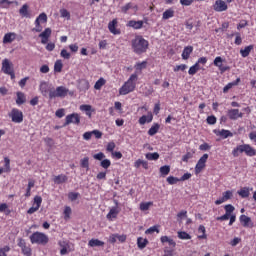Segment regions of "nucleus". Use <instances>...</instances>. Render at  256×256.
<instances>
[{
  "label": "nucleus",
  "instance_id": "1",
  "mask_svg": "<svg viewBox=\"0 0 256 256\" xmlns=\"http://www.w3.org/2000/svg\"><path fill=\"white\" fill-rule=\"evenodd\" d=\"M131 47L133 53L136 55H143V53H147V50L149 49V41L143 38V36L137 35L131 40Z\"/></svg>",
  "mask_w": 256,
  "mask_h": 256
},
{
  "label": "nucleus",
  "instance_id": "2",
  "mask_svg": "<svg viewBox=\"0 0 256 256\" xmlns=\"http://www.w3.org/2000/svg\"><path fill=\"white\" fill-rule=\"evenodd\" d=\"M137 79H139V76L136 73L130 75L129 79L119 89V95H129V93H133L135 87H137Z\"/></svg>",
  "mask_w": 256,
  "mask_h": 256
},
{
  "label": "nucleus",
  "instance_id": "3",
  "mask_svg": "<svg viewBox=\"0 0 256 256\" xmlns=\"http://www.w3.org/2000/svg\"><path fill=\"white\" fill-rule=\"evenodd\" d=\"M241 153H245V155H247V157H255L256 156L255 148L251 147V145H249V144L238 145L232 151L233 157H239V155H241Z\"/></svg>",
  "mask_w": 256,
  "mask_h": 256
},
{
  "label": "nucleus",
  "instance_id": "4",
  "mask_svg": "<svg viewBox=\"0 0 256 256\" xmlns=\"http://www.w3.org/2000/svg\"><path fill=\"white\" fill-rule=\"evenodd\" d=\"M30 241L32 244L47 245L49 243V237L45 233L34 232L30 236Z\"/></svg>",
  "mask_w": 256,
  "mask_h": 256
},
{
  "label": "nucleus",
  "instance_id": "5",
  "mask_svg": "<svg viewBox=\"0 0 256 256\" xmlns=\"http://www.w3.org/2000/svg\"><path fill=\"white\" fill-rule=\"evenodd\" d=\"M69 94V89L65 86H58L56 90L54 89L53 92H50V99H55L57 97L65 98Z\"/></svg>",
  "mask_w": 256,
  "mask_h": 256
},
{
  "label": "nucleus",
  "instance_id": "6",
  "mask_svg": "<svg viewBox=\"0 0 256 256\" xmlns=\"http://www.w3.org/2000/svg\"><path fill=\"white\" fill-rule=\"evenodd\" d=\"M53 87L46 82V81H41L39 85V91L43 97H49L51 99V92H53Z\"/></svg>",
  "mask_w": 256,
  "mask_h": 256
},
{
  "label": "nucleus",
  "instance_id": "7",
  "mask_svg": "<svg viewBox=\"0 0 256 256\" xmlns=\"http://www.w3.org/2000/svg\"><path fill=\"white\" fill-rule=\"evenodd\" d=\"M13 123H23V112L17 108H13L8 114Z\"/></svg>",
  "mask_w": 256,
  "mask_h": 256
},
{
  "label": "nucleus",
  "instance_id": "8",
  "mask_svg": "<svg viewBox=\"0 0 256 256\" xmlns=\"http://www.w3.org/2000/svg\"><path fill=\"white\" fill-rule=\"evenodd\" d=\"M58 245L61 248L60 255H67L68 253H71V251H73L70 242L67 240H59Z\"/></svg>",
  "mask_w": 256,
  "mask_h": 256
},
{
  "label": "nucleus",
  "instance_id": "9",
  "mask_svg": "<svg viewBox=\"0 0 256 256\" xmlns=\"http://www.w3.org/2000/svg\"><path fill=\"white\" fill-rule=\"evenodd\" d=\"M227 117L231 121H237V119H243V112L237 108H231L227 110Z\"/></svg>",
  "mask_w": 256,
  "mask_h": 256
},
{
  "label": "nucleus",
  "instance_id": "10",
  "mask_svg": "<svg viewBox=\"0 0 256 256\" xmlns=\"http://www.w3.org/2000/svg\"><path fill=\"white\" fill-rule=\"evenodd\" d=\"M73 123L74 125H79L81 123V117L77 113H72L66 116V120L64 123V127H67V125H71Z\"/></svg>",
  "mask_w": 256,
  "mask_h": 256
},
{
  "label": "nucleus",
  "instance_id": "11",
  "mask_svg": "<svg viewBox=\"0 0 256 256\" xmlns=\"http://www.w3.org/2000/svg\"><path fill=\"white\" fill-rule=\"evenodd\" d=\"M225 60H223V58L221 56H217L213 63L215 67H218L220 73H225L226 71H230L231 67L227 66V65H223V62Z\"/></svg>",
  "mask_w": 256,
  "mask_h": 256
},
{
  "label": "nucleus",
  "instance_id": "12",
  "mask_svg": "<svg viewBox=\"0 0 256 256\" xmlns=\"http://www.w3.org/2000/svg\"><path fill=\"white\" fill-rule=\"evenodd\" d=\"M207 159H209V154H203V156L198 160L195 166V173L198 175L203 169H205V164L207 163Z\"/></svg>",
  "mask_w": 256,
  "mask_h": 256
},
{
  "label": "nucleus",
  "instance_id": "13",
  "mask_svg": "<svg viewBox=\"0 0 256 256\" xmlns=\"http://www.w3.org/2000/svg\"><path fill=\"white\" fill-rule=\"evenodd\" d=\"M213 9L216 11V13H223V11H227L229 7L227 6V3L223 0H216L213 4Z\"/></svg>",
  "mask_w": 256,
  "mask_h": 256
},
{
  "label": "nucleus",
  "instance_id": "14",
  "mask_svg": "<svg viewBox=\"0 0 256 256\" xmlns=\"http://www.w3.org/2000/svg\"><path fill=\"white\" fill-rule=\"evenodd\" d=\"M13 71V62H10L9 59L5 58L2 61V73H5V75L11 73Z\"/></svg>",
  "mask_w": 256,
  "mask_h": 256
},
{
  "label": "nucleus",
  "instance_id": "15",
  "mask_svg": "<svg viewBox=\"0 0 256 256\" xmlns=\"http://www.w3.org/2000/svg\"><path fill=\"white\" fill-rule=\"evenodd\" d=\"M42 45H47V41L51 37V28H46L42 33L39 34Z\"/></svg>",
  "mask_w": 256,
  "mask_h": 256
},
{
  "label": "nucleus",
  "instance_id": "16",
  "mask_svg": "<svg viewBox=\"0 0 256 256\" xmlns=\"http://www.w3.org/2000/svg\"><path fill=\"white\" fill-rule=\"evenodd\" d=\"M67 181H69V177H67V175L65 174H60V175L54 176L53 178V182L56 185H62V183H67Z\"/></svg>",
  "mask_w": 256,
  "mask_h": 256
},
{
  "label": "nucleus",
  "instance_id": "17",
  "mask_svg": "<svg viewBox=\"0 0 256 256\" xmlns=\"http://www.w3.org/2000/svg\"><path fill=\"white\" fill-rule=\"evenodd\" d=\"M19 13L21 17H25L26 19H31V13L29 12L28 4H23L22 7L19 9Z\"/></svg>",
  "mask_w": 256,
  "mask_h": 256
},
{
  "label": "nucleus",
  "instance_id": "18",
  "mask_svg": "<svg viewBox=\"0 0 256 256\" xmlns=\"http://www.w3.org/2000/svg\"><path fill=\"white\" fill-rule=\"evenodd\" d=\"M129 9H132L133 13H137L139 11V7L137 5L133 4V2L127 3L126 5L121 7L122 13H127Z\"/></svg>",
  "mask_w": 256,
  "mask_h": 256
},
{
  "label": "nucleus",
  "instance_id": "19",
  "mask_svg": "<svg viewBox=\"0 0 256 256\" xmlns=\"http://www.w3.org/2000/svg\"><path fill=\"white\" fill-rule=\"evenodd\" d=\"M153 121V113L148 112L147 115H143L139 118L138 123L140 125H145V123H151Z\"/></svg>",
  "mask_w": 256,
  "mask_h": 256
},
{
  "label": "nucleus",
  "instance_id": "20",
  "mask_svg": "<svg viewBox=\"0 0 256 256\" xmlns=\"http://www.w3.org/2000/svg\"><path fill=\"white\" fill-rule=\"evenodd\" d=\"M119 215V208L112 207L108 214L106 215V219L109 221H113V219H117V216Z\"/></svg>",
  "mask_w": 256,
  "mask_h": 256
},
{
  "label": "nucleus",
  "instance_id": "21",
  "mask_svg": "<svg viewBox=\"0 0 256 256\" xmlns=\"http://www.w3.org/2000/svg\"><path fill=\"white\" fill-rule=\"evenodd\" d=\"M240 223L243 227H253V221H251V217H248L247 215L240 216Z\"/></svg>",
  "mask_w": 256,
  "mask_h": 256
},
{
  "label": "nucleus",
  "instance_id": "22",
  "mask_svg": "<svg viewBox=\"0 0 256 256\" xmlns=\"http://www.w3.org/2000/svg\"><path fill=\"white\" fill-rule=\"evenodd\" d=\"M116 27H117V19H113L112 21L109 22L108 29L110 33H112L113 35H119L120 33Z\"/></svg>",
  "mask_w": 256,
  "mask_h": 256
},
{
  "label": "nucleus",
  "instance_id": "23",
  "mask_svg": "<svg viewBox=\"0 0 256 256\" xmlns=\"http://www.w3.org/2000/svg\"><path fill=\"white\" fill-rule=\"evenodd\" d=\"M14 39H17V34H15V32L6 33L3 37V43H13Z\"/></svg>",
  "mask_w": 256,
  "mask_h": 256
},
{
  "label": "nucleus",
  "instance_id": "24",
  "mask_svg": "<svg viewBox=\"0 0 256 256\" xmlns=\"http://www.w3.org/2000/svg\"><path fill=\"white\" fill-rule=\"evenodd\" d=\"M4 162V168H0V175H2V173H9V171H11V160L5 157Z\"/></svg>",
  "mask_w": 256,
  "mask_h": 256
},
{
  "label": "nucleus",
  "instance_id": "25",
  "mask_svg": "<svg viewBox=\"0 0 256 256\" xmlns=\"http://www.w3.org/2000/svg\"><path fill=\"white\" fill-rule=\"evenodd\" d=\"M128 27H132V29H142L143 28V20H130L128 22Z\"/></svg>",
  "mask_w": 256,
  "mask_h": 256
},
{
  "label": "nucleus",
  "instance_id": "26",
  "mask_svg": "<svg viewBox=\"0 0 256 256\" xmlns=\"http://www.w3.org/2000/svg\"><path fill=\"white\" fill-rule=\"evenodd\" d=\"M80 111H83L88 117H91L93 113V107L91 105L83 104L80 106Z\"/></svg>",
  "mask_w": 256,
  "mask_h": 256
},
{
  "label": "nucleus",
  "instance_id": "27",
  "mask_svg": "<svg viewBox=\"0 0 256 256\" xmlns=\"http://www.w3.org/2000/svg\"><path fill=\"white\" fill-rule=\"evenodd\" d=\"M241 83V78H237L234 82L228 83L224 88H223V93H227L229 89H233V87L239 85Z\"/></svg>",
  "mask_w": 256,
  "mask_h": 256
},
{
  "label": "nucleus",
  "instance_id": "28",
  "mask_svg": "<svg viewBox=\"0 0 256 256\" xmlns=\"http://www.w3.org/2000/svg\"><path fill=\"white\" fill-rule=\"evenodd\" d=\"M175 17V10L174 9H167L166 11L163 12L162 14V19L167 21V19H171Z\"/></svg>",
  "mask_w": 256,
  "mask_h": 256
},
{
  "label": "nucleus",
  "instance_id": "29",
  "mask_svg": "<svg viewBox=\"0 0 256 256\" xmlns=\"http://www.w3.org/2000/svg\"><path fill=\"white\" fill-rule=\"evenodd\" d=\"M13 3H15V5L19 4V2H17V1L0 0V8L1 9H9V7L11 5H13Z\"/></svg>",
  "mask_w": 256,
  "mask_h": 256
},
{
  "label": "nucleus",
  "instance_id": "30",
  "mask_svg": "<svg viewBox=\"0 0 256 256\" xmlns=\"http://www.w3.org/2000/svg\"><path fill=\"white\" fill-rule=\"evenodd\" d=\"M193 53V46H186L182 52V59L187 60Z\"/></svg>",
  "mask_w": 256,
  "mask_h": 256
},
{
  "label": "nucleus",
  "instance_id": "31",
  "mask_svg": "<svg viewBox=\"0 0 256 256\" xmlns=\"http://www.w3.org/2000/svg\"><path fill=\"white\" fill-rule=\"evenodd\" d=\"M137 245H138V248L145 249L147 245H149V240H147L146 238L139 237L137 239Z\"/></svg>",
  "mask_w": 256,
  "mask_h": 256
},
{
  "label": "nucleus",
  "instance_id": "32",
  "mask_svg": "<svg viewBox=\"0 0 256 256\" xmlns=\"http://www.w3.org/2000/svg\"><path fill=\"white\" fill-rule=\"evenodd\" d=\"M89 247H103L105 245V242L99 240V239H91L88 242Z\"/></svg>",
  "mask_w": 256,
  "mask_h": 256
},
{
  "label": "nucleus",
  "instance_id": "33",
  "mask_svg": "<svg viewBox=\"0 0 256 256\" xmlns=\"http://www.w3.org/2000/svg\"><path fill=\"white\" fill-rule=\"evenodd\" d=\"M160 241L163 244L168 243L170 245V247H176V245H177V243H175L172 238H169V236H162L160 238Z\"/></svg>",
  "mask_w": 256,
  "mask_h": 256
},
{
  "label": "nucleus",
  "instance_id": "34",
  "mask_svg": "<svg viewBox=\"0 0 256 256\" xmlns=\"http://www.w3.org/2000/svg\"><path fill=\"white\" fill-rule=\"evenodd\" d=\"M216 135H219L220 137H223V139H227V137H233V133L229 130L222 129L218 132H215Z\"/></svg>",
  "mask_w": 256,
  "mask_h": 256
},
{
  "label": "nucleus",
  "instance_id": "35",
  "mask_svg": "<svg viewBox=\"0 0 256 256\" xmlns=\"http://www.w3.org/2000/svg\"><path fill=\"white\" fill-rule=\"evenodd\" d=\"M251 51H253V45L246 46L244 49L240 50V55L242 57H249Z\"/></svg>",
  "mask_w": 256,
  "mask_h": 256
},
{
  "label": "nucleus",
  "instance_id": "36",
  "mask_svg": "<svg viewBox=\"0 0 256 256\" xmlns=\"http://www.w3.org/2000/svg\"><path fill=\"white\" fill-rule=\"evenodd\" d=\"M25 101H27V98H25V94L23 92H17L16 104L23 105Z\"/></svg>",
  "mask_w": 256,
  "mask_h": 256
},
{
  "label": "nucleus",
  "instance_id": "37",
  "mask_svg": "<svg viewBox=\"0 0 256 256\" xmlns=\"http://www.w3.org/2000/svg\"><path fill=\"white\" fill-rule=\"evenodd\" d=\"M159 127V124H153L148 130V135H150V137H153V135H157V133L159 132Z\"/></svg>",
  "mask_w": 256,
  "mask_h": 256
},
{
  "label": "nucleus",
  "instance_id": "38",
  "mask_svg": "<svg viewBox=\"0 0 256 256\" xmlns=\"http://www.w3.org/2000/svg\"><path fill=\"white\" fill-rule=\"evenodd\" d=\"M198 233L200 234L198 235V239H207V234H205L206 233L205 226L200 225L198 228Z\"/></svg>",
  "mask_w": 256,
  "mask_h": 256
},
{
  "label": "nucleus",
  "instance_id": "39",
  "mask_svg": "<svg viewBox=\"0 0 256 256\" xmlns=\"http://www.w3.org/2000/svg\"><path fill=\"white\" fill-rule=\"evenodd\" d=\"M71 213H72L71 208L69 206H65L64 212H63L65 221H69V219H71Z\"/></svg>",
  "mask_w": 256,
  "mask_h": 256
},
{
  "label": "nucleus",
  "instance_id": "40",
  "mask_svg": "<svg viewBox=\"0 0 256 256\" xmlns=\"http://www.w3.org/2000/svg\"><path fill=\"white\" fill-rule=\"evenodd\" d=\"M37 25L39 23H47V14L45 13H41L35 20V22Z\"/></svg>",
  "mask_w": 256,
  "mask_h": 256
},
{
  "label": "nucleus",
  "instance_id": "41",
  "mask_svg": "<svg viewBox=\"0 0 256 256\" xmlns=\"http://www.w3.org/2000/svg\"><path fill=\"white\" fill-rule=\"evenodd\" d=\"M168 173H171V167H169V165L160 167V174L162 177H167Z\"/></svg>",
  "mask_w": 256,
  "mask_h": 256
},
{
  "label": "nucleus",
  "instance_id": "42",
  "mask_svg": "<svg viewBox=\"0 0 256 256\" xmlns=\"http://www.w3.org/2000/svg\"><path fill=\"white\" fill-rule=\"evenodd\" d=\"M55 73H61L63 71V62L61 60H57L54 64Z\"/></svg>",
  "mask_w": 256,
  "mask_h": 256
},
{
  "label": "nucleus",
  "instance_id": "43",
  "mask_svg": "<svg viewBox=\"0 0 256 256\" xmlns=\"http://www.w3.org/2000/svg\"><path fill=\"white\" fill-rule=\"evenodd\" d=\"M145 157L148 159V161H157V159H159V153H147Z\"/></svg>",
  "mask_w": 256,
  "mask_h": 256
},
{
  "label": "nucleus",
  "instance_id": "44",
  "mask_svg": "<svg viewBox=\"0 0 256 256\" xmlns=\"http://www.w3.org/2000/svg\"><path fill=\"white\" fill-rule=\"evenodd\" d=\"M80 165L83 169L89 171V157H84L83 159H81Z\"/></svg>",
  "mask_w": 256,
  "mask_h": 256
},
{
  "label": "nucleus",
  "instance_id": "45",
  "mask_svg": "<svg viewBox=\"0 0 256 256\" xmlns=\"http://www.w3.org/2000/svg\"><path fill=\"white\" fill-rule=\"evenodd\" d=\"M178 239L187 241V240L191 239V235L185 231H180V232H178Z\"/></svg>",
  "mask_w": 256,
  "mask_h": 256
},
{
  "label": "nucleus",
  "instance_id": "46",
  "mask_svg": "<svg viewBox=\"0 0 256 256\" xmlns=\"http://www.w3.org/2000/svg\"><path fill=\"white\" fill-rule=\"evenodd\" d=\"M238 195H240V197H242L243 199H246V197H249V188H242L240 191H238Z\"/></svg>",
  "mask_w": 256,
  "mask_h": 256
},
{
  "label": "nucleus",
  "instance_id": "47",
  "mask_svg": "<svg viewBox=\"0 0 256 256\" xmlns=\"http://www.w3.org/2000/svg\"><path fill=\"white\" fill-rule=\"evenodd\" d=\"M153 205V202H142L140 203V211H149V207Z\"/></svg>",
  "mask_w": 256,
  "mask_h": 256
},
{
  "label": "nucleus",
  "instance_id": "48",
  "mask_svg": "<svg viewBox=\"0 0 256 256\" xmlns=\"http://www.w3.org/2000/svg\"><path fill=\"white\" fill-rule=\"evenodd\" d=\"M153 233H159V226H152L145 231L146 235H153Z\"/></svg>",
  "mask_w": 256,
  "mask_h": 256
},
{
  "label": "nucleus",
  "instance_id": "49",
  "mask_svg": "<svg viewBox=\"0 0 256 256\" xmlns=\"http://www.w3.org/2000/svg\"><path fill=\"white\" fill-rule=\"evenodd\" d=\"M106 81L104 78H100L94 85V89H96L97 91H99V89H101V87H103V85H105Z\"/></svg>",
  "mask_w": 256,
  "mask_h": 256
},
{
  "label": "nucleus",
  "instance_id": "50",
  "mask_svg": "<svg viewBox=\"0 0 256 256\" xmlns=\"http://www.w3.org/2000/svg\"><path fill=\"white\" fill-rule=\"evenodd\" d=\"M197 71H199V64L195 63L193 66H191L188 70V73L190 75H195L197 73Z\"/></svg>",
  "mask_w": 256,
  "mask_h": 256
},
{
  "label": "nucleus",
  "instance_id": "51",
  "mask_svg": "<svg viewBox=\"0 0 256 256\" xmlns=\"http://www.w3.org/2000/svg\"><path fill=\"white\" fill-rule=\"evenodd\" d=\"M179 181L181 180L175 176H169L167 178V183H169V185H176V183H179Z\"/></svg>",
  "mask_w": 256,
  "mask_h": 256
},
{
  "label": "nucleus",
  "instance_id": "52",
  "mask_svg": "<svg viewBox=\"0 0 256 256\" xmlns=\"http://www.w3.org/2000/svg\"><path fill=\"white\" fill-rule=\"evenodd\" d=\"M60 56L62 57V59H71V53H69L67 49H62L60 52Z\"/></svg>",
  "mask_w": 256,
  "mask_h": 256
},
{
  "label": "nucleus",
  "instance_id": "53",
  "mask_svg": "<svg viewBox=\"0 0 256 256\" xmlns=\"http://www.w3.org/2000/svg\"><path fill=\"white\" fill-rule=\"evenodd\" d=\"M100 165L103 167V169H109L111 167V160L104 159L101 161Z\"/></svg>",
  "mask_w": 256,
  "mask_h": 256
},
{
  "label": "nucleus",
  "instance_id": "54",
  "mask_svg": "<svg viewBox=\"0 0 256 256\" xmlns=\"http://www.w3.org/2000/svg\"><path fill=\"white\" fill-rule=\"evenodd\" d=\"M60 15H61V17H63L64 19H67V20L71 19V13H69V12L67 11V9H61V10H60Z\"/></svg>",
  "mask_w": 256,
  "mask_h": 256
},
{
  "label": "nucleus",
  "instance_id": "55",
  "mask_svg": "<svg viewBox=\"0 0 256 256\" xmlns=\"http://www.w3.org/2000/svg\"><path fill=\"white\" fill-rule=\"evenodd\" d=\"M206 123H208V125H215V123H217V117H215L214 115L208 116L206 119Z\"/></svg>",
  "mask_w": 256,
  "mask_h": 256
},
{
  "label": "nucleus",
  "instance_id": "56",
  "mask_svg": "<svg viewBox=\"0 0 256 256\" xmlns=\"http://www.w3.org/2000/svg\"><path fill=\"white\" fill-rule=\"evenodd\" d=\"M78 198H79V192H70L68 194V199L70 201H77Z\"/></svg>",
  "mask_w": 256,
  "mask_h": 256
},
{
  "label": "nucleus",
  "instance_id": "57",
  "mask_svg": "<svg viewBox=\"0 0 256 256\" xmlns=\"http://www.w3.org/2000/svg\"><path fill=\"white\" fill-rule=\"evenodd\" d=\"M178 221H183V219H187V211L182 210L177 214Z\"/></svg>",
  "mask_w": 256,
  "mask_h": 256
},
{
  "label": "nucleus",
  "instance_id": "58",
  "mask_svg": "<svg viewBox=\"0 0 256 256\" xmlns=\"http://www.w3.org/2000/svg\"><path fill=\"white\" fill-rule=\"evenodd\" d=\"M41 203H43V198H41V196H35L33 205L39 209L41 207Z\"/></svg>",
  "mask_w": 256,
  "mask_h": 256
},
{
  "label": "nucleus",
  "instance_id": "59",
  "mask_svg": "<svg viewBox=\"0 0 256 256\" xmlns=\"http://www.w3.org/2000/svg\"><path fill=\"white\" fill-rule=\"evenodd\" d=\"M224 209H225V213L232 215L231 213H233V211H235V206H233L231 204H227L224 206Z\"/></svg>",
  "mask_w": 256,
  "mask_h": 256
},
{
  "label": "nucleus",
  "instance_id": "60",
  "mask_svg": "<svg viewBox=\"0 0 256 256\" xmlns=\"http://www.w3.org/2000/svg\"><path fill=\"white\" fill-rule=\"evenodd\" d=\"M146 67H147V61L138 62V63L135 65V68H136L138 71H142V69H145Z\"/></svg>",
  "mask_w": 256,
  "mask_h": 256
},
{
  "label": "nucleus",
  "instance_id": "61",
  "mask_svg": "<svg viewBox=\"0 0 256 256\" xmlns=\"http://www.w3.org/2000/svg\"><path fill=\"white\" fill-rule=\"evenodd\" d=\"M9 251H11V247L9 246H4L0 248V256H7V253H9Z\"/></svg>",
  "mask_w": 256,
  "mask_h": 256
},
{
  "label": "nucleus",
  "instance_id": "62",
  "mask_svg": "<svg viewBox=\"0 0 256 256\" xmlns=\"http://www.w3.org/2000/svg\"><path fill=\"white\" fill-rule=\"evenodd\" d=\"M22 253L25 256H31L32 255V250L31 247L29 246H24V248H22Z\"/></svg>",
  "mask_w": 256,
  "mask_h": 256
},
{
  "label": "nucleus",
  "instance_id": "63",
  "mask_svg": "<svg viewBox=\"0 0 256 256\" xmlns=\"http://www.w3.org/2000/svg\"><path fill=\"white\" fill-rule=\"evenodd\" d=\"M80 87H81L82 91H87V89H89V82L86 80H82L80 82Z\"/></svg>",
  "mask_w": 256,
  "mask_h": 256
},
{
  "label": "nucleus",
  "instance_id": "64",
  "mask_svg": "<svg viewBox=\"0 0 256 256\" xmlns=\"http://www.w3.org/2000/svg\"><path fill=\"white\" fill-rule=\"evenodd\" d=\"M222 197L226 200L229 201V199H231V197H233V192H231L230 190L224 192L222 194Z\"/></svg>",
  "mask_w": 256,
  "mask_h": 256
}]
</instances>
